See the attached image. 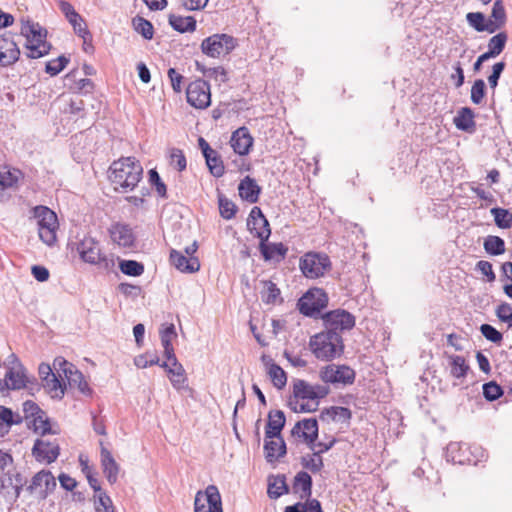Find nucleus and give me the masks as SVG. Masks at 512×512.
I'll list each match as a JSON object with an SVG mask.
<instances>
[{
	"mask_svg": "<svg viewBox=\"0 0 512 512\" xmlns=\"http://www.w3.org/2000/svg\"><path fill=\"white\" fill-rule=\"evenodd\" d=\"M329 389L323 385H312L298 379L293 384V395L289 399V407L296 413H311L318 409L319 400L324 398Z\"/></svg>",
	"mask_w": 512,
	"mask_h": 512,
	"instance_id": "f257e3e1",
	"label": "nucleus"
},
{
	"mask_svg": "<svg viewBox=\"0 0 512 512\" xmlns=\"http://www.w3.org/2000/svg\"><path fill=\"white\" fill-rule=\"evenodd\" d=\"M143 175V167L135 157H122L109 168V178L115 190L127 192L134 189Z\"/></svg>",
	"mask_w": 512,
	"mask_h": 512,
	"instance_id": "f03ea898",
	"label": "nucleus"
},
{
	"mask_svg": "<svg viewBox=\"0 0 512 512\" xmlns=\"http://www.w3.org/2000/svg\"><path fill=\"white\" fill-rule=\"evenodd\" d=\"M309 348L317 359L330 361L342 355L344 345L339 333L322 331L310 338Z\"/></svg>",
	"mask_w": 512,
	"mask_h": 512,
	"instance_id": "7ed1b4c3",
	"label": "nucleus"
},
{
	"mask_svg": "<svg viewBox=\"0 0 512 512\" xmlns=\"http://www.w3.org/2000/svg\"><path fill=\"white\" fill-rule=\"evenodd\" d=\"M21 34L26 38V55L36 59L48 54L50 44L46 42V30L39 24L22 20Z\"/></svg>",
	"mask_w": 512,
	"mask_h": 512,
	"instance_id": "20e7f679",
	"label": "nucleus"
},
{
	"mask_svg": "<svg viewBox=\"0 0 512 512\" xmlns=\"http://www.w3.org/2000/svg\"><path fill=\"white\" fill-rule=\"evenodd\" d=\"M292 435L306 443L312 451L317 452L328 451L335 442L334 439H330L328 442H316V438L318 436V423L314 418H307L298 421L292 429Z\"/></svg>",
	"mask_w": 512,
	"mask_h": 512,
	"instance_id": "39448f33",
	"label": "nucleus"
},
{
	"mask_svg": "<svg viewBox=\"0 0 512 512\" xmlns=\"http://www.w3.org/2000/svg\"><path fill=\"white\" fill-rule=\"evenodd\" d=\"M23 412L33 431L44 438L46 435H56L59 433V427L52 423L46 413L33 401L23 403Z\"/></svg>",
	"mask_w": 512,
	"mask_h": 512,
	"instance_id": "423d86ee",
	"label": "nucleus"
},
{
	"mask_svg": "<svg viewBox=\"0 0 512 512\" xmlns=\"http://www.w3.org/2000/svg\"><path fill=\"white\" fill-rule=\"evenodd\" d=\"M32 213L38 227L39 238L46 245H53L59 226L57 215L46 206H36Z\"/></svg>",
	"mask_w": 512,
	"mask_h": 512,
	"instance_id": "0eeeda50",
	"label": "nucleus"
},
{
	"mask_svg": "<svg viewBox=\"0 0 512 512\" xmlns=\"http://www.w3.org/2000/svg\"><path fill=\"white\" fill-rule=\"evenodd\" d=\"M53 366L60 378H64L66 385L70 388H76L84 395L91 393L83 374L73 364L63 357H57L53 361Z\"/></svg>",
	"mask_w": 512,
	"mask_h": 512,
	"instance_id": "6e6552de",
	"label": "nucleus"
},
{
	"mask_svg": "<svg viewBox=\"0 0 512 512\" xmlns=\"http://www.w3.org/2000/svg\"><path fill=\"white\" fill-rule=\"evenodd\" d=\"M71 247L85 263L98 265L106 260L99 242L91 236L84 235L82 239L72 242Z\"/></svg>",
	"mask_w": 512,
	"mask_h": 512,
	"instance_id": "1a4fd4ad",
	"label": "nucleus"
},
{
	"mask_svg": "<svg viewBox=\"0 0 512 512\" xmlns=\"http://www.w3.org/2000/svg\"><path fill=\"white\" fill-rule=\"evenodd\" d=\"M330 267L331 262L326 254L309 252L300 259V269L310 279L324 276Z\"/></svg>",
	"mask_w": 512,
	"mask_h": 512,
	"instance_id": "9d476101",
	"label": "nucleus"
},
{
	"mask_svg": "<svg viewBox=\"0 0 512 512\" xmlns=\"http://www.w3.org/2000/svg\"><path fill=\"white\" fill-rule=\"evenodd\" d=\"M236 46V40L227 34H214L202 41L201 49L209 57H220L230 53Z\"/></svg>",
	"mask_w": 512,
	"mask_h": 512,
	"instance_id": "9b49d317",
	"label": "nucleus"
},
{
	"mask_svg": "<svg viewBox=\"0 0 512 512\" xmlns=\"http://www.w3.org/2000/svg\"><path fill=\"white\" fill-rule=\"evenodd\" d=\"M327 303V294L320 288H312L299 299L298 308L302 314L313 317L325 308Z\"/></svg>",
	"mask_w": 512,
	"mask_h": 512,
	"instance_id": "f8f14e48",
	"label": "nucleus"
},
{
	"mask_svg": "<svg viewBox=\"0 0 512 512\" xmlns=\"http://www.w3.org/2000/svg\"><path fill=\"white\" fill-rule=\"evenodd\" d=\"M320 379L334 385H350L355 380V372L346 365H326L319 371Z\"/></svg>",
	"mask_w": 512,
	"mask_h": 512,
	"instance_id": "ddd939ff",
	"label": "nucleus"
},
{
	"mask_svg": "<svg viewBox=\"0 0 512 512\" xmlns=\"http://www.w3.org/2000/svg\"><path fill=\"white\" fill-rule=\"evenodd\" d=\"M56 485L53 474L48 470H41L32 477L27 491L39 500H44L54 491Z\"/></svg>",
	"mask_w": 512,
	"mask_h": 512,
	"instance_id": "4468645a",
	"label": "nucleus"
},
{
	"mask_svg": "<svg viewBox=\"0 0 512 512\" xmlns=\"http://www.w3.org/2000/svg\"><path fill=\"white\" fill-rule=\"evenodd\" d=\"M5 377L9 390L24 389L29 383L27 370L15 354H11L9 357Z\"/></svg>",
	"mask_w": 512,
	"mask_h": 512,
	"instance_id": "2eb2a0df",
	"label": "nucleus"
},
{
	"mask_svg": "<svg viewBox=\"0 0 512 512\" xmlns=\"http://www.w3.org/2000/svg\"><path fill=\"white\" fill-rule=\"evenodd\" d=\"M194 505L195 512H223L221 496L214 485H209L204 492H197Z\"/></svg>",
	"mask_w": 512,
	"mask_h": 512,
	"instance_id": "dca6fc26",
	"label": "nucleus"
},
{
	"mask_svg": "<svg viewBox=\"0 0 512 512\" xmlns=\"http://www.w3.org/2000/svg\"><path fill=\"white\" fill-rule=\"evenodd\" d=\"M187 102L196 109H205L211 103L209 84L198 79L191 82L186 89Z\"/></svg>",
	"mask_w": 512,
	"mask_h": 512,
	"instance_id": "f3484780",
	"label": "nucleus"
},
{
	"mask_svg": "<svg viewBox=\"0 0 512 512\" xmlns=\"http://www.w3.org/2000/svg\"><path fill=\"white\" fill-rule=\"evenodd\" d=\"M326 331L338 333V331L350 330L355 325V318L345 310L337 309L323 316Z\"/></svg>",
	"mask_w": 512,
	"mask_h": 512,
	"instance_id": "a211bd4d",
	"label": "nucleus"
},
{
	"mask_svg": "<svg viewBox=\"0 0 512 512\" xmlns=\"http://www.w3.org/2000/svg\"><path fill=\"white\" fill-rule=\"evenodd\" d=\"M60 447L56 440L37 439L32 448V455L38 462L50 464L59 455Z\"/></svg>",
	"mask_w": 512,
	"mask_h": 512,
	"instance_id": "6ab92c4d",
	"label": "nucleus"
},
{
	"mask_svg": "<svg viewBox=\"0 0 512 512\" xmlns=\"http://www.w3.org/2000/svg\"><path fill=\"white\" fill-rule=\"evenodd\" d=\"M109 235L114 244L122 248H131L135 244L136 235L128 224L116 222L109 228Z\"/></svg>",
	"mask_w": 512,
	"mask_h": 512,
	"instance_id": "aec40b11",
	"label": "nucleus"
},
{
	"mask_svg": "<svg viewBox=\"0 0 512 512\" xmlns=\"http://www.w3.org/2000/svg\"><path fill=\"white\" fill-rule=\"evenodd\" d=\"M20 57L18 48L13 37L7 34H0V67H9L16 63Z\"/></svg>",
	"mask_w": 512,
	"mask_h": 512,
	"instance_id": "412c9836",
	"label": "nucleus"
},
{
	"mask_svg": "<svg viewBox=\"0 0 512 512\" xmlns=\"http://www.w3.org/2000/svg\"><path fill=\"white\" fill-rule=\"evenodd\" d=\"M247 225L251 232L255 234L262 242L266 241L270 236L269 223L262 211L258 207H253Z\"/></svg>",
	"mask_w": 512,
	"mask_h": 512,
	"instance_id": "4be33fe9",
	"label": "nucleus"
},
{
	"mask_svg": "<svg viewBox=\"0 0 512 512\" xmlns=\"http://www.w3.org/2000/svg\"><path fill=\"white\" fill-rule=\"evenodd\" d=\"M166 359L167 361L162 362L160 367L166 370L170 382L175 389L180 390L184 388L187 378L183 366L178 362L176 356Z\"/></svg>",
	"mask_w": 512,
	"mask_h": 512,
	"instance_id": "5701e85b",
	"label": "nucleus"
},
{
	"mask_svg": "<svg viewBox=\"0 0 512 512\" xmlns=\"http://www.w3.org/2000/svg\"><path fill=\"white\" fill-rule=\"evenodd\" d=\"M100 457L104 475L110 484H114L118 479L120 468L111 452L104 446L102 441H100Z\"/></svg>",
	"mask_w": 512,
	"mask_h": 512,
	"instance_id": "b1692460",
	"label": "nucleus"
},
{
	"mask_svg": "<svg viewBox=\"0 0 512 512\" xmlns=\"http://www.w3.org/2000/svg\"><path fill=\"white\" fill-rule=\"evenodd\" d=\"M170 261L177 270L185 273H194L200 268V263L197 257H187L176 250H171Z\"/></svg>",
	"mask_w": 512,
	"mask_h": 512,
	"instance_id": "393cba45",
	"label": "nucleus"
},
{
	"mask_svg": "<svg viewBox=\"0 0 512 512\" xmlns=\"http://www.w3.org/2000/svg\"><path fill=\"white\" fill-rule=\"evenodd\" d=\"M265 458L268 462H274L286 453V445L280 435L267 437L265 435Z\"/></svg>",
	"mask_w": 512,
	"mask_h": 512,
	"instance_id": "a878e982",
	"label": "nucleus"
},
{
	"mask_svg": "<svg viewBox=\"0 0 512 512\" xmlns=\"http://www.w3.org/2000/svg\"><path fill=\"white\" fill-rule=\"evenodd\" d=\"M253 144V138L246 128H239L231 137V146L239 155L248 154Z\"/></svg>",
	"mask_w": 512,
	"mask_h": 512,
	"instance_id": "bb28decb",
	"label": "nucleus"
},
{
	"mask_svg": "<svg viewBox=\"0 0 512 512\" xmlns=\"http://www.w3.org/2000/svg\"><path fill=\"white\" fill-rule=\"evenodd\" d=\"M262 361L273 385L277 389H282L287 383V376L285 371L279 365L274 363L271 358L267 356H263Z\"/></svg>",
	"mask_w": 512,
	"mask_h": 512,
	"instance_id": "cd10ccee",
	"label": "nucleus"
},
{
	"mask_svg": "<svg viewBox=\"0 0 512 512\" xmlns=\"http://www.w3.org/2000/svg\"><path fill=\"white\" fill-rule=\"evenodd\" d=\"M260 191L261 188L259 185L249 176H246L241 180L238 186L239 196L249 203H255L258 201Z\"/></svg>",
	"mask_w": 512,
	"mask_h": 512,
	"instance_id": "c85d7f7f",
	"label": "nucleus"
},
{
	"mask_svg": "<svg viewBox=\"0 0 512 512\" xmlns=\"http://www.w3.org/2000/svg\"><path fill=\"white\" fill-rule=\"evenodd\" d=\"M474 112L468 107L461 108L454 117L455 126L462 131L473 133L476 130Z\"/></svg>",
	"mask_w": 512,
	"mask_h": 512,
	"instance_id": "c756f323",
	"label": "nucleus"
},
{
	"mask_svg": "<svg viewBox=\"0 0 512 512\" xmlns=\"http://www.w3.org/2000/svg\"><path fill=\"white\" fill-rule=\"evenodd\" d=\"M22 417L11 409L0 406V437H4L13 425L20 424Z\"/></svg>",
	"mask_w": 512,
	"mask_h": 512,
	"instance_id": "7c9ffc66",
	"label": "nucleus"
},
{
	"mask_svg": "<svg viewBox=\"0 0 512 512\" xmlns=\"http://www.w3.org/2000/svg\"><path fill=\"white\" fill-rule=\"evenodd\" d=\"M43 383V387L51 398L61 399L65 394L66 382L60 378L56 372L52 377H48Z\"/></svg>",
	"mask_w": 512,
	"mask_h": 512,
	"instance_id": "2f4dec72",
	"label": "nucleus"
},
{
	"mask_svg": "<svg viewBox=\"0 0 512 512\" xmlns=\"http://www.w3.org/2000/svg\"><path fill=\"white\" fill-rule=\"evenodd\" d=\"M177 336L174 324L163 325L160 329L161 344L164 349V356L166 358H173L175 356L174 348L172 345L173 339Z\"/></svg>",
	"mask_w": 512,
	"mask_h": 512,
	"instance_id": "473e14b6",
	"label": "nucleus"
},
{
	"mask_svg": "<svg viewBox=\"0 0 512 512\" xmlns=\"http://www.w3.org/2000/svg\"><path fill=\"white\" fill-rule=\"evenodd\" d=\"M285 425L284 413L280 410L271 411L268 415V423L266 426L265 435L267 437L280 435L281 430Z\"/></svg>",
	"mask_w": 512,
	"mask_h": 512,
	"instance_id": "72a5a7b5",
	"label": "nucleus"
},
{
	"mask_svg": "<svg viewBox=\"0 0 512 512\" xmlns=\"http://www.w3.org/2000/svg\"><path fill=\"white\" fill-rule=\"evenodd\" d=\"M21 176L22 173L18 169L8 166L0 167V192L15 187Z\"/></svg>",
	"mask_w": 512,
	"mask_h": 512,
	"instance_id": "f704fd0d",
	"label": "nucleus"
},
{
	"mask_svg": "<svg viewBox=\"0 0 512 512\" xmlns=\"http://www.w3.org/2000/svg\"><path fill=\"white\" fill-rule=\"evenodd\" d=\"M312 479L304 471L297 473L294 479L293 490L300 495V498H307L311 495Z\"/></svg>",
	"mask_w": 512,
	"mask_h": 512,
	"instance_id": "c9c22d12",
	"label": "nucleus"
},
{
	"mask_svg": "<svg viewBox=\"0 0 512 512\" xmlns=\"http://www.w3.org/2000/svg\"><path fill=\"white\" fill-rule=\"evenodd\" d=\"M261 299L266 304H276L280 301V290L271 281H262Z\"/></svg>",
	"mask_w": 512,
	"mask_h": 512,
	"instance_id": "e433bc0d",
	"label": "nucleus"
},
{
	"mask_svg": "<svg viewBox=\"0 0 512 512\" xmlns=\"http://www.w3.org/2000/svg\"><path fill=\"white\" fill-rule=\"evenodd\" d=\"M507 34L505 32L498 33L490 38L488 42V51L484 54L490 59L497 57L504 49L507 42Z\"/></svg>",
	"mask_w": 512,
	"mask_h": 512,
	"instance_id": "4c0bfd02",
	"label": "nucleus"
},
{
	"mask_svg": "<svg viewBox=\"0 0 512 512\" xmlns=\"http://www.w3.org/2000/svg\"><path fill=\"white\" fill-rule=\"evenodd\" d=\"M448 359L451 375L455 378H464L469 370L465 359L459 355H451Z\"/></svg>",
	"mask_w": 512,
	"mask_h": 512,
	"instance_id": "58836bf2",
	"label": "nucleus"
},
{
	"mask_svg": "<svg viewBox=\"0 0 512 512\" xmlns=\"http://www.w3.org/2000/svg\"><path fill=\"white\" fill-rule=\"evenodd\" d=\"M169 23L175 30L179 32L193 31L196 27V21L193 19V17L190 16L182 17L170 15Z\"/></svg>",
	"mask_w": 512,
	"mask_h": 512,
	"instance_id": "ea45409f",
	"label": "nucleus"
},
{
	"mask_svg": "<svg viewBox=\"0 0 512 512\" xmlns=\"http://www.w3.org/2000/svg\"><path fill=\"white\" fill-rule=\"evenodd\" d=\"M268 495L271 498L277 499L283 494L288 492L287 485L285 483V478L283 476L274 477L269 481L268 485Z\"/></svg>",
	"mask_w": 512,
	"mask_h": 512,
	"instance_id": "a19ab883",
	"label": "nucleus"
},
{
	"mask_svg": "<svg viewBox=\"0 0 512 512\" xmlns=\"http://www.w3.org/2000/svg\"><path fill=\"white\" fill-rule=\"evenodd\" d=\"M491 214L494 216L496 225L502 229H508L512 226V213L503 208H492Z\"/></svg>",
	"mask_w": 512,
	"mask_h": 512,
	"instance_id": "79ce46f5",
	"label": "nucleus"
},
{
	"mask_svg": "<svg viewBox=\"0 0 512 512\" xmlns=\"http://www.w3.org/2000/svg\"><path fill=\"white\" fill-rule=\"evenodd\" d=\"M95 512H115L111 498L106 493L93 495Z\"/></svg>",
	"mask_w": 512,
	"mask_h": 512,
	"instance_id": "37998d69",
	"label": "nucleus"
},
{
	"mask_svg": "<svg viewBox=\"0 0 512 512\" xmlns=\"http://www.w3.org/2000/svg\"><path fill=\"white\" fill-rule=\"evenodd\" d=\"M484 248L489 254L500 255L505 251V244L498 236H488L484 241Z\"/></svg>",
	"mask_w": 512,
	"mask_h": 512,
	"instance_id": "c03bdc74",
	"label": "nucleus"
},
{
	"mask_svg": "<svg viewBox=\"0 0 512 512\" xmlns=\"http://www.w3.org/2000/svg\"><path fill=\"white\" fill-rule=\"evenodd\" d=\"M119 269L122 273L129 276H140L144 272V266L134 260H121Z\"/></svg>",
	"mask_w": 512,
	"mask_h": 512,
	"instance_id": "a18cd8bd",
	"label": "nucleus"
},
{
	"mask_svg": "<svg viewBox=\"0 0 512 512\" xmlns=\"http://www.w3.org/2000/svg\"><path fill=\"white\" fill-rule=\"evenodd\" d=\"M204 157L210 172L216 177L222 176L224 173V167L217 157L216 152L212 150L211 153L204 154Z\"/></svg>",
	"mask_w": 512,
	"mask_h": 512,
	"instance_id": "49530a36",
	"label": "nucleus"
},
{
	"mask_svg": "<svg viewBox=\"0 0 512 512\" xmlns=\"http://www.w3.org/2000/svg\"><path fill=\"white\" fill-rule=\"evenodd\" d=\"M134 364L136 367L144 369L152 365H160L159 358L156 354L151 352H145L134 358Z\"/></svg>",
	"mask_w": 512,
	"mask_h": 512,
	"instance_id": "de8ad7c7",
	"label": "nucleus"
},
{
	"mask_svg": "<svg viewBox=\"0 0 512 512\" xmlns=\"http://www.w3.org/2000/svg\"><path fill=\"white\" fill-rule=\"evenodd\" d=\"M133 26L145 39H151L153 37V26L144 18L137 17L133 19Z\"/></svg>",
	"mask_w": 512,
	"mask_h": 512,
	"instance_id": "09e8293b",
	"label": "nucleus"
},
{
	"mask_svg": "<svg viewBox=\"0 0 512 512\" xmlns=\"http://www.w3.org/2000/svg\"><path fill=\"white\" fill-rule=\"evenodd\" d=\"M69 22L73 26L75 33L78 34L81 38H83L84 44H87L88 40H90L91 38V35L87 29V25L84 19L80 15H78V19L73 18L69 20Z\"/></svg>",
	"mask_w": 512,
	"mask_h": 512,
	"instance_id": "8fccbe9b",
	"label": "nucleus"
},
{
	"mask_svg": "<svg viewBox=\"0 0 512 512\" xmlns=\"http://www.w3.org/2000/svg\"><path fill=\"white\" fill-rule=\"evenodd\" d=\"M219 211L223 218L231 219L234 217L236 212L235 204L224 197H219Z\"/></svg>",
	"mask_w": 512,
	"mask_h": 512,
	"instance_id": "3c124183",
	"label": "nucleus"
},
{
	"mask_svg": "<svg viewBox=\"0 0 512 512\" xmlns=\"http://www.w3.org/2000/svg\"><path fill=\"white\" fill-rule=\"evenodd\" d=\"M68 63V59L64 56H60L54 60L49 61L46 64V72L51 76H55L60 73Z\"/></svg>",
	"mask_w": 512,
	"mask_h": 512,
	"instance_id": "603ef678",
	"label": "nucleus"
},
{
	"mask_svg": "<svg viewBox=\"0 0 512 512\" xmlns=\"http://www.w3.org/2000/svg\"><path fill=\"white\" fill-rule=\"evenodd\" d=\"M485 95V83L482 79H478L474 82L471 88V101L474 104H480Z\"/></svg>",
	"mask_w": 512,
	"mask_h": 512,
	"instance_id": "864d4df0",
	"label": "nucleus"
},
{
	"mask_svg": "<svg viewBox=\"0 0 512 512\" xmlns=\"http://www.w3.org/2000/svg\"><path fill=\"white\" fill-rule=\"evenodd\" d=\"M261 250L265 257V259H271L275 254H279L280 256H284L286 249L282 244H273V245H265L264 242L261 241Z\"/></svg>",
	"mask_w": 512,
	"mask_h": 512,
	"instance_id": "5fc2aeb1",
	"label": "nucleus"
},
{
	"mask_svg": "<svg viewBox=\"0 0 512 512\" xmlns=\"http://www.w3.org/2000/svg\"><path fill=\"white\" fill-rule=\"evenodd\" d=\"M480 331L487 340L493 343H500L502 341V334L489 324H482Z\"/></svg>",
	"mask_w": 512,
	"mask_h": 512,
	"instance_id": "6e6d98bb",
	"label": "nucleus"
},
{
	"mask_svg": "<svg viewBox=\"0 0 512 512\" xmlns=\"http://www.w3.org/2000/svg\"><path fill=\"white\" fill-rule=\"evenodd\" d=\"M483 394L487 400L494 401L502 395V389L495 382H489L483 385Z\"/></svg>",
	"mask_w": 512,
	"mask_h": 512,
	"instance_id": "4d7b16f0",
	"label": "nucleus"
},
{
	"mask_svg": "<svg viewBox=\"0 0 512 512\" xmlns=\"http://www.w3.org/2000/svg\"><path fill=\"white\" fill-rule=\"evenodd\" d=\"M170 164L178 171H183L186 168V159L181 150L173 149L171 151Z\"/></svg>",
	"mask_w": 512,
	"mask_h": 512,
	"instance_id": "13d9d810",
	"label": "nucleus"
},
{
	"mask_svg": "<svg viewBox=\"0 0 512 512\" xmlns=\"http://www.w3.org/2000/svg\"><path fill=\"white\" fill-rule=\"evenodd\" d=\"M322 452L313 451V455L305 459L304 466L312 472L319 471L323 466V460L320 456Z\"/></svg>",
	"mask_w": 512,
	"mask_h": 512,
	"instance_id": "bf43d9fd",
	"label": "nucleus"
},
{
	"mask_svg": "<svg viewBox=\"0 0 512 512\" xmlns=\"http://www.w3.org/2000/svg\"><path fill=\"white\" fill-rule=\"evenodd\" d=\"M491 18L498 22L500 25H504L506 19V13L501 0L494 2L491 12Z\"/></svg>",
	"mask_w": 512,
	"mask_h": 512,
	"instance_id": "052dcab7",
	"label": "nucleus"
},
{
	"mask_svg": "<svg viewBox=\"0 0 512 512\" xmlns=\"http://www.w3.org/2000/svg\"><path fill=\"white\" fill-rule=\"evenodd\" d=\"M148 174L150 183L155 186L157 193L164 197L166 195V185L161 181L157 171L151 169Z\"/></svg>",
	"mask_w": 512,
	"mask_h": 512,
	"instance_id": "680f3d73",
	"label": "nucleus"
},
{
	"mask_svg": "<svg viewBox=\"0 0 512 512\" xmlns=\"http://www.w3.org/2000/svg\"><path fill=\"white\" fill-rule=\"evenodd\" d=\"M467 22L471 27H473L476 31L481 32L480 27L483 26L485 16L481 12H470L466 15Z\"/></svg>",
	"mask_w": 512,
	"mask_h": 512,
	"instance_id": "e2e57ef3",
	"label": "nucleus"
},
{
	"mask_svg": "<svg viewBox=\"0 0 512 512\" xmlns=\"http://www.w3.org/2000/svg\"><path fill=\"white\" fill-rule=\"evenodd\" d=\"M327 414L336 421H346L351 416L350 410L345 407H332L327 410Z\"/></svg>",
	"mask_w": 512,
	"mask_h": 512,
	"instance_id": "0e129e2a",
	"label": "nucleus"
},
{
	"mask_svg": "<svg viewBox=\"0 0 512 512\" xmlns=\"http://www.w3.org/2000/svg\"><path fill=\"white\" fill-rule=\"evenodd\" d=\"M505 68L504 62H498L493 65L492 73L488 77V82L491 88H495L498 84V79Z\"/></svg>",
	"mask_w": 512,
	"mask_h": 512,
	"instance_id": "69168bd1",
	"label": "nucleus"
},
{
	"mask_svg": "<svg viewBox=\"0 0 512 512\" xmlns=\"http://www.w3.org/2000/svg\"><path fill=\"white\" fill-rule=\"evenodd\" d=\"M496 315L500 321L507 323L512 317V307L508 303L500 304L496 309Z\"/></svg>",
	"mask_w": 512,
	"mask_h": 512,
	"instance_id": "338daca9",
	"label": "nucleus"
},
{
	"mask_svg": "<svg viewBox=\"0 0 512 512\" xmlns=\"http://www.w3.org/2000/svg\"><path fill=\"white\" fill-rule=\"evenodd\" d=\"M168 76L170 78L173 90L177 93L180 92L182 90L181 83L183 77L179 73H177L174 68H170L168 70Z\"/></svg>",
	"mask_w": 512,
	"mask_h": 512,
	"instance_id": "774afa93",
	"label": "nucleus"
}]
</instances>
